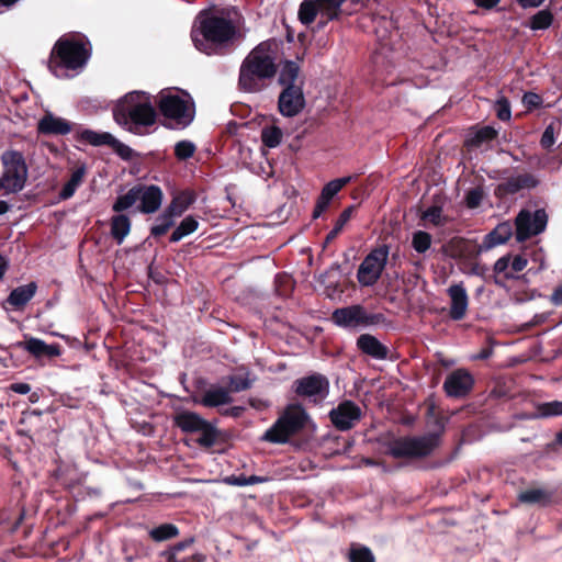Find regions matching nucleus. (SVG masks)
Instances as JSON below:
<instances>
[{"mask_svg":"<svg viewBox=\"0 0 562 562\" xmlns=\"http://www.w3.org/2000/svg\"><path fill=\"white\" fill-rule=\"evenodd\" d=\"M240 14L234 7L203 10L196 18L198 26L191 31L192 42L198 50L206 55L220 54L237 33Z\"/></svg>","mask_w":562,"mask_h":562,"instance_id":"1","label":"nucleus"},{"mask_svg":"<svg viewBox=\"0 0 562 562\" xmlns=\"http://www.w3.org/2000/svg\"><path fill=\"white\" fill-rule=\"evenodd\" d=\"M279 43L270 38L259 43L241 61L238 89L247 93H258L267 89L278 74Z\"/></svg>","mask_w":562,"mask_h":562,"instance_id":"2","label":"nucleus"},{"mask_svg":"<svg viewBox=\"0 0 562 562\" xmlns=\"http://www.w3.org/2000/svg\"><path fill=\"white\" fill-rule=\"evenodd\" d=\"M114 121L135 135H145L157 120L149 94L133 91L125 94L113 109Z\"/></svg>","mask_w":562,"mask_h":562,"instance_id":"3","label":"nucleus"},{"mask_svg":"<svg viewBox=\"0 0 562 562\" xmlns=\"http://www.w3.org/2000/svg\"><path fill=\"white\" fill-rule=\"evenodd\" d=\"M91 56V45L81 34L60 36L54 44L47 61L48 70L59 76V70H77L86 66Z\"/></svg>","mask_w":562,"mask_h":562,"instance_id":"4","label":"nucleus"},{"mask_svg":"<svg viewBox=\"0 0 562 562\" xmlns=\"http://www.w3.org/2000/svg\"><path fill=\"white\" fill-rule=\"evenodd\" d=\"M307 418V413L300 404L289 405L265 432L262 440L271 443H285L305 427Z\"/></svg>","mask_w":562,"mask_h":562,"instance_id":"5","label":"nucleus"},{"mask_svg":"<svg viewBox=\"0 0 562 562\" xmlns=\"http://www.w3.org/2000/svg\"><path fill=\"white\" fill-rule=\"evenodd\" d=\"M3 172L0 177V194L8 195L20 192L27 179V166L22 153L7 150L2 153Z\"/></svg>","mask_w":562,"mask_h":562,"instance_id":"6","label":"nucleus"},{"mask_svg":"<svg viewBox=\"0 0 562 562\" xmlns=\"http://www.w3.org/2000/svg\"><path fill=\"white\" fill-rule=\"evenodd\" d=\"M439 445V434L400 437L390 442L387 453L395 459H418L429 456Z\"/></svg>","mask_w":562,"mask_h":562,"instance_id":"7","label":"nucleus"},{"mask_svg":"<svg viewBox=\"0 0 562 562\" xmlns=\"http://www.w3.org/2000/svg\"><path fill=\"white\" fill-rule=\"evenodd\" d=\"M372 22L374 24V32L378 38V47L373 52L372 63L375 71H380L381 68H385L389 72V67H394V60L390 57L389 53L393 52L391 45L392 36L398 29L396 25L397 21L393 16L385 15H373Z\"/></svg>","mask_w":562,"mask_h":562,"instance_id":"8","label":"nucleus"},{"mask_svg":"<svg viewBox=\"0 0 562 562\" xmlns=\"http://www.w3.org/2000/svg\"><path fill=\"white\" fill-rule=\"evenodd\" d=\"M513 236V227L509 222L499 223L494 229H492L488 234H486L481 244L474 243L472 245V249L469 248L470 240L464 238H454L451 240V247H456V254H452L453 257L460 256L464 251L472 252L474 255H480L483 251H487L498 245H503L509 240Z\"/></svg>","mask_w":562,"mask_h":562,"instance_id":"9","label":"nucleus"},{"mask_svg":"<svg viewBox=\"0 0 562 562\" xmlns=\"http://www.w3.org/2000/svg\"><path fill=\"white\" fill-rule=\"evenodd\" d=\"M157 106L161 115L183 127L194 119V103L168 91L160 92Z\"/></svg>","mask_w":562,"mask_h":562,"instance_id":"10","label":"nucleus"},{"mask_svg":"<svg viewBox=\"0 0 562 562\" xmlns=\"http://www.w3.org/2000/svg\"><path fill=\"white\" fill-rule=\"evenodd\" d=\"M345 2H301L299 10V20L305 25H310L319 16L318 27H323L329 21L339 19L340 14L351 12L342 9Z\"/></svg>","mask_w":562,"mask_h":562,"instance_id":"11","label":"nucleus"},{"mask_svg":"<svg viewBox=\"0 0 562 562\" xmlns=\"http://www.w3.org/2000/svg\"><path fill=\"white\" fill-rule=\"evenodd\" d=\"M331 319L340 327L356 328L380 324L384 321V315L368 313L364 306L356 304L335 310Z\"/></svg>","mask_w":562,"mask_h":562,"instance_id":"12","label":"nucleus"},{"mask_svg":"<svg viewBox=\"0 0 562 562\" xmlns=\"http://www.w3.org/2000/svg\"><path fill=\"white\" fill-rule=\"evenodd\" d=\"M389 247L386 245L372 249L360 263L357 271L358 282L362 286H372L381 278L386 266Z\"/></svg>","mask_w":562,"mask_h":562,"instance_id":"13","label":"nucleus"},{"mask_svg":"<svg viewBox=\"0 0 562 562\" xmlns=\"http://www.w3.org/2000/svg\"><path fill=\"white\" fill-rule=\"evenodd\" d=\"M75 139L79 143L89 144L92 146H110L120 158L126 161L139 157L138 153L116 139L111 133L108 132L99 133L88 128L76 131Z\"/></svg>","mask_w":562,"mask_h":562,"instance_id":"14","label":"nucleus"},{"mask_svg":"<svg viewBox=\"0 0 562 562\" xmlns=\"http://www.w3.org/2000/svg\"><path fill=\"white\" fill-rule=\"evenodd\" d=\"M548 224V215L543 209L530 212L521 210L515 218V237L518 243H524L541 234Z\"/></svg>","mask_w":562,"mask_h":562,"instance_id":"15","label":"nucleus"},{"mask_svg":"<svg viewBox=\"0 0 562 562\" xmlns=\"http://www.w3.org/2000/svg\"><path fill=\"white\" fill-rule=\"evenodd\" d=\"M294 392L297 396L308 397L314 403H321L329 393V381L321 373H313L297 379L294 382Z\"/></svg>","mask_w":562,"mask_h":562,"instance_id":"16","label":"nucleus"},{"mask_svg":"<svg viewBox=\"0 0 562 562\" xmlns=\"http://www.w3.org/2000/svg\"><path fill=\"white\" fill-rule=\"evenodd\" d=\"M328 416L336 429L347 431L360 422L362 411L353 401L344 400L329 412Z\"/></svg>","mask_w":562,"mask_h":562,"instance_id":"17","label":"nucleus"},{"mask_svg":"<svg viewBox=\"0 0 562 562\" xmlns=\"http://www.w3.org/2000/svg\"><path fill=\"white\" fill-rule=\"evenodd\" d=\"M474 386L473 375L465 369H457L449 373L443 382L447 396L462 398L469 395Z\"/></svg>","mask_w":562,"mask_h":562,"instance_id":"18","label":"nucleus"},{"mask_svg":"<svg viewBox=\"0 0 562 562\" xmlns=\"http://www.w3.org/2000/svg\"><path fill=\"white\" fill-rule=\"evenodd\" d=\"M303 87L282 88L278 98V110L285 117L296 116L305 106Z\"/></svg>","mask_w":562,"mask_h":562,"instance_id":"19","label":"nucleus"},{"mask_svg":"<svg viewBox=\"0 0 562 562\" xmlns=\"http://www.w3.org/2000/svg\"><path fill=\"white\" fill-rule=\"evenodd\" d=\"M15 348L22 349L30 353L33 358L41 359H54L61 355V347L59 344H46L44 340L24 336V340L14 344Z\"/></svg>","mask_w":562,"mask_h":562,"instance_id":"20","label":"nucleus"},{"mask_svg":"<svg viewBox=\"0 0 562 562\" xmlns=\"http://www.w3.org/2000/svg\"><path fill=\"white\" fill-rule=\"evenodd\" d=\"M136 189L138 191V201L139 204L137 206V211L143 214H153L157 212L164 200V192L161 188L157 184H136Z\"/></svg>","mask_w":562,"mask_h":562,"instance_id":"21","label":"nucleus"},{"mask_svg":"<svg viewBox=\"0 0 562 562\" xmlns=\"http://www.w3.org/2000/svg\"><path fill=\"white\" fill-rule=\"evenodd\" d=\"M447 294L450 297L449 317L452 321H462L467 316L469 307V295L463 283L451 284L447 289Z\"/></svg>","mask_w":562,"mask_h":562,"instance_id":"22","label":"nucleus"},{"mask_svg":"<svg viewBox=\"0 0 562 562\" xmlns=\"http://www.w3.org/2000/svg\"><path fill=\"white\" fill-rule=\"evenodd\" d=\"M539 181L531 173H521L516 177H510L506 181L496 186L494 194L497 198L514 195L522 189H533L538 186Z\"/></svg>","mask_w":562,"mask_h":562,"instance_id":"23","label":"nucleus"},{"mask_svg":"<svg viewBox=\"0 0 562 562\" xmlns=\"http://www.w3.org/2000/svg\"><path fill=\"white\" fill-rule=\"evenodd\" d=\"M77 124L66 119L46 113L37 124V132L42 135H67L72 132Z\"/></svg>","mask_w":562,"mask_h":562,"instance_id":"24","label":"nucleus"},{"mask_svg":"<svg viewBox=\"0 0 562 562\" xmlns=\"http://www.w3.org/2000/svg\"><path fill=\"white\" fill-rule=\"evenodd\" d=\"M37 289V283L34 281L20 285L10 292L5 299V304L13 311H23L29 302L35 296Z\"/></svg>","mask_w":562,"mask_h":562,"instance_id":"25","label":"nucleus"},{"mask_svg":"<svg viewBox=\"0 0 562 562\" xmlns=\"http://www.w3.org/2000/svg\"><path fill=\"white\" fill-rule=\"evenodd\" d=\"M280 70L278 75V83L282 88L286 87H304V76L301 72L300 65L294 60H284L280 65Z\"/></svg>","mask_w":562,"mask_h":562,"instance_id":"26","label":"nucleus"},{"mask_svg":"<svg viewBox=\"0 0 562 562\" xmlns=\"http://www.w3.org/2000/svg\"><path fill=\"white\" fill-rule=\"evenodd\" d=\"M517 499L521 504L547 507L553 503L554 492L543 487H529L521 491Z\"/></svg>","mask_w":562,"mask_h":562,"instance_id":"27","label":"nucleus"},{"mask_svg":"<svg viewBox=\"0 0 562 562\" xmlns=\"http://www.w3.org/2000/svg\"><path fill=\"white\" fill-rule=\"evenodd\" d=\"M358 349L374 359L384 360L389 356V348L376 337L370 334H362L357 338Z\"/></svg>","mask_w":562,"mask_h":562,"instance_id":"28","label":"nucleus"},{"mask_svg":"<svg viewBox=\"0 0 562 562\" xmlns=\"http://www.w3.org/2000/svg\"><path fill=\"white\" fill-rule=\"evenodd\" d=\"M173 425L184 434H195L206 425V419L195 412L182 411L173 416Z\"/></svg>","mask_w":562,"mask_h":562,"instance_id":"29","label":"nucleus"},{"mask_svg":"<svg viewBox=\"0 0 562 562\" xmlns=\"http://www.w3.org/2000/svg\"><path fill=\"white\" fill-rule=\"evenodd\" d=\"M88 169L86 164L80 162L76 166V168L71 171L69 180L63 186L61 190L59 191V199L63 201L69 200L74 196L77 189L82 184L86 176H87Z\"/></svg>","mask_w":562,"mask_h":562,"instance_id":"30","label":"nucleus"},{"mask_svg":"<svg viewBox=\"0 0 562 562\" xmlns=\"http://www.w3.org/2000/svg\"><path fill=\"white\" fill-rule=\"evenodd\" d=\"M132 222L125 214L113 215L110 220V233L117 245H121L131 233Z\"/></svg>","mask_w":562,"mask_h":562,"instance_id":"31","label":"nucleus"},{"mask_svg":"<svg viewBox=\"0 0 562 562\" xmlns=\"http://www.w3.org/2000/svg\"><path fill=\"white\" fill-rule=\"evenodd\" d=\"M196 200L193 190H183L176 194L167 206L176 217L181 216Z\"/></svg>","mask_w":562,"mask_h":562,"instance_id":"32","label":"nucleus"},{"mask_svg":"<svg viewBox=\"0 0 562 562\" xmlns=\"http://www.w3.org/2000/svg\"><path fill=\"white\" fill-rule=\"evenodd\" d=\"M497 137V131L492 126H483L469 135L464 140L468 149L480 148L483 144L490 143Z\"/></svg>","mask_w":562,"mask_h":562,"instance_id":"33","label":"nucleus"},{"mask_svg":"<svg viewBox=\"0 0 562 562\" xmlns=\"http://www.w3.org/2000/svg\"><path fill=\"white\" fill-rule=\"evenodd\" d=\"M232 401L233 398L229 395L227 389L216 387L207 390L201 398L200 404L205 407H217L221 405L229 404Z\"/></svg>","mask_w":562,"mask_h":562,"instance_id":"34","label":"nucleus"},{"mask_svg":"<svg viewBox=\"0 0 562 562\" xmlns=\"http://www.w3.org/2000/svg\"><path fill=\"white\" fill-rule=\"evenodd\" d=\"M200 437L196 439V443L202 447L210 449L217 442L223 441V434L214 425L206 420V425L200 429Z\"/></svg>","mask_w":562,"mask_h":562,"instance_id":"35","label":"nucleus"},{"mask_svg":"<svg viewBox=\"0 0 562 562\" xmlns=\"http://www.w3.org/2000/svg\"><path fill=\"white\" fill-rule=\"evenodd\" d=\"M494 281L499 286H505V281L515 279L516 276L510 270V254H507L496 260L494 265Z\"/></svg>","mask_w":562,"mask_h":562,"instance_id":"36","label":"nucleus"},{"mask_svg":"<svg viewBox=\"0 0 562 562\" xmlns=\"http://www.w3.org/2000/svg\"><path fill=\"white\" fill-rule=\"evenodd\" d=\"M175 215L167 207L157 216V224L150 227V235L155 238L161 237L175 225Z\"/></svg>","mask_w":562,"mask_h":562,"instance_id":"37","label":"nucleus"},{"mask_svg":"<svg viewBox=\"0 0 562 562\" xmlns=\"http://www.w3.org/2000/svg\"><path fill=\"white\" fill-rule=\"evenodd\" d=\"M199 227V222L189 215L184 217L169 237L170 243H178L183 237L194 233Z\"/></svg>","mask_w":562,"mask_h":562,"instance_id":"38","label":"nucleus"},{"mask_svg":"<svg viewBox=\"0 0 562 562\" xmlns=\"http://www.w3.org/2000/svg\"><path fill=\"white\" fill-rule=\"evenodd\" d=\"M179 528L173 524H161L149 530L148 536L155 542H162L178 537Z\"/></svg>","mask_w":562,"mask_h":562,"instance_id":"39","label":"nucleus"},{"mask_svg":"<svg viewBox=\"0 0 562 562\" xmlns=\"http://www.w3.org/2000/svg\"><path fill=\"white\" fill-rule=\"evenodd\" d=\"M138 201V191L136 186L132 187L125 194L119 195L113 205L112 211L119 214L132 207Z\"/></svg>","mask_w":562,"mask_h":562,"instance_id":"40","label":"nucleus"},{"mask_svg":"<svg viewBox=\"0 0 562 562\" xmlns=\"http://www.w3.org/2000/svg\"><path fill=\"white\" fill-rule=\"evenodd\" d=\"M356 178L357 176H347L330 180L323 187L321 193L324 195L325 199L331 200L344 187L349 184Z\"/></svg>","mask_w":562,"mask_h":562,"instance_id":"41","label":"nucleus"},{"mask_svg":"<svg viewBox=\"0 0 562 562\" xmlns=\"http://www.w3.org/2000/svg\"><path fill=\"white\" fill-rule=\"evenodd\" d=\"M553 21V14L549 10H541L533 14L526 24L533 31L548 29Z\"/></svg>","mask_w":562,"mask_h":562,"instance_id":"42","label":"nucleus"},{"mask_svg":"<svg viewBox=\"0 0 562 562\" xmlns=\"http://www.w3.org/2000/svg\"><path fill=\"white\" fill-rule=\"evenodd\" d=\"M283 133L280 127L271 125L265 126L261 130L262 144L269 148H274L280 145Z\"/></svg>","mask_w":562,"mask_h":562,"instance_id":"43","label":"nucleus"},{"mask_svg":"<svg viewBox=\"0 0 562 562\" xmlns=\"http://www.w3.org/2000/svg\"><path fill=\"white\" fill-rule=\"evenodd\" d=\"M431 240H432V238L429 233L424 232V231H416L413 234L412 247L418 254H424L430 248Z\"/></svg>","mask_w":562,"mask_h":562,"instance_id":"44","label":"nucleus"},{"mask_svg":"<svg viewBox=\"0 0 562 562\" xmlns=\"http://www.w3.org/2000/svg\"><path fill=\"white\" fill-rule=\"evenodd\" d=\"M350 562H375L372 551L364 546H351L349 550Z\"/></svg>","mask_w":562,"mask_h":562,"instance_id":"45","label":"nucleus"},{"mask_svg":"<svg viewBox=\"0 0 562 562\" xmlns=\"http://www.w3.org/2000/svg\"><path fill=\"white\" fill-rule=\"evenodd\" d=\"M422 218L435 226H442L447 223V217L442 216V207L439 205H431L428 207L424 211Z\"/></svg>","mask_w":562,"mask_h":562,"instance_id":"46","label":"nucleus"},{"mask_svg":"<svg viewBox=\"0 0 562 562\" xmlns=\"http://www.w3.org/2000/svg\"><path fill=\"white\" fill-rule=\"evenodd\" d=\"M196 150L195 145L190 140H180L175 146V156L178 160L191 158Z\"/></svg>","mask_w":562,"mask_h":562,"instance_id":"47","label":"nucleus"},{"mask_svg":"<svg viewBox=\"0 0 562 562\" xmlns=\"http://www.w3.org/2000/svg\"><path fill=\"white\" fill-rule=\"evenodd\" d=\"M251 387V382L248 378L241 375H232L228 380V392H241Z\"/></svg>","mask_w":562,"mask_h":562,"instance_id":"48","label":"nucleus"},{"mask_svg":"<svg viewBox=\"0 0 562 562\" xmlns=\"http://www.w3.org/2000/svg\"><path fill=\"white\" fill-rule=\"evenodd\" d=\"M538 411L542 417L562 415V402L552 401V402L543 403L539 406Z\"/></svg>","mask_w":562,"mask_h":562,"instance_id":"49","label":"nucleus"},{"mask_svg":"<svg viewBox=\"0 0 562 562\" xmlns=\"http://www.w3.org/2000/svg\"><path fill=\"white\" fill-rule=\"evenodd\" d=\"M484 196L483 189L480 187L469 190L465 194V204L469 209H476L481 205Z\"/></svg>","mask_w":562,"mask_h":562,"instance_id":"50","label":"nucleus"},{"mask_svg":"<svg viewBox=\"0 0 562 562\" xmlns=\"http://www.w3.org/2000/svg\"><path fill=\"white\" fill-rule=\"evenodd\" d=\"M554 133H555V126H554V123H550L543 131L542 133V136H541V139H540V145L543 149H550L554 142H555V138H554Z\"/></svg>","mask_w":562,"mask_h":562,"instance_id":"51","label":"nucleus"},{"mask_svg":"<svg viewBox=\"0 0 562 562\" xmlns=\"http://www.w3.org/2000/svg\"><path fill=\"white\" fill-rule=\"evenodd\" d=\"M542 98L536 92H526L522 95V103L527 110L538 109L542 105Z\"/></svg>","mask_w":562,"mask_h":562,"instance_id":"52","label":"nucleus"},{"mask_svg":"<svg viewBox=\"0 0 562 562\" xmlns=\"http://www.w3.org/2000/svg\"><path fill=\"white\" fill-rule=\"evenodd\" d=\"M496 112H497V117L501 121H508L510 119V115H512L510 104L506 98H502L501 100L497 101Z\"/></svg>","mask_w":562,"mask_h":562,"instance_id":"53","label":"nucleus"},{"mask_svg":"<svg viewBox=\"0 0 562 562\" xmlns=\"http://www.w3.org/2000/svg\"><path fill=\"white\" fill-rule=\"evenodd\" d=\"M356 210V206L355 205H350L348 207H346L339 215V217L337 218L336 223H335V227L339 231H342L345 225L349 222V220L351 218V215L352 213L355 212Z\"/></svg>","mask_w":562,"mask_h":562,"instance_id":"54","label":"nucleus"},{"mask_svg":"<svg viewBox=\"0 0 562 562\" xmlns=\"http://www.w3.org/2000/svg\"><path fill=\"white\" fill-rule=\"evenodd\" d=\"M528 260L521 255H510V270L515 274L522 271L527 267Z\"/></svg>","mask_w":562,"mask_h":562,"instance_id":"55","label":"nucleus"},{"mask_svg":"<svg viewBox=\"0 0 562 562\" xmlns=\"http://www.w3.org/2000/svg\"><path fill=\"white\" fill-rule=\"evenodd\" d=\"M330 201L331 200L329 199H325L324 195L321 193L316 200V204L313 211V218L319 217L323 214V212L327 210Z\"/></svg>","mask_w":562,"mask_h":562,"instance_id":"56","label":"nucleus"},{"mask_svg":"<svg viewBox=\"0 0 562 562\" xmlns=\"http://www.w3.org/2000/svg\"><path fill=\"white\" fill-rule=\"evenodd\" d=\"M194 541H195V539L193 537H190V538H187V539H184V540H182L180 542H177V543L170 546L168 548V550L179 554L180 552H182L187 548L191 547L194 543Z\"/></svg>","mask_w":562,"mask_h":562,"instance_id":"57","label":"nucleus"},{"mask_svg":"<svg viewBox=\"0 0 562 562\" xmlns=\"http://www.w3.org/2000/svg\"><path fill=\"white\" fill-rule=\"evenodd\" d=\"M9 390L18 394H27L31 391V385L24 382L12 383Z\"/></svg>","mask_w":562,"mask_h":562,"instance_id":"58","label":"nucleus"},{"mask_svg":"<svg viewBox=\"0 0 562 562\" xmlns=\"http://www.w3.org/2000/svg\"><path fill=\"white\" fill-rule=\"evenodd\" d=\"M244 411H245V407H243V406H232V407L221 411V414L223 416L239 418L243 415Z\"/></svg>","mask_w":562,"mask_h":562,"instance_id":"59","label":"nucleus"},{"mask_svg":"<svg viewBox=\"0 0 562 562\" xmlns=\"http://www.w3.org/2000/svg\"><path fill=\"white\" fill-rule=\"evenodd\" d=\"M225 482L235 486H247L246 475H231L225 479Z\"/></svg>","mask_w":562,"mask_h":562,"instance_id":"60","label":"nucleus"},{"mask_svg":"<svg viewBox=\"0 0 562 562\" xmlns=\"http://www.w3.org/2000/svg\"><path fill=\"white\" fill-rule=\"evenodd\" d=\"M550 302L555 306H562V284H559L550 296Z\"/></svg>","mask_w":562,"mask_h":562,"instance_id":"61","label":"nucleus"},{"mask_svg":"<svg viewBox=\"0 0 562 562\" xmlns=\"http://www.w3.org/2000/svg\"><path fill=\"white\" fill-rule=\"evenodd\" d=\"M248 403L251 407L256 409H266L269 407V403L265 400L258 398V397H250L248 400Z\"/></svg>","mask_w":562,"mask_h":562,"instance_id":"62","label":"nucleus"},{"mask_svg":"<svg viewBox=\"0 0 562 562\" xmlns=\"http://www.w3.org/2000/svg\"><path fill=\"white\" fill-rule=\"evenodd\" d=\"M160 557L165 559V562H182V559L178 558V553L172 552L168 549L160 553Z\"/></svg>","mask_w":562,"mask_h":562,"instance_id":"63","label":"nucleus"},{"mask_svg":"<svg viewBox=\"0 0 562 562\" xmlns=\"http://www.w3.org/2000/svg\"><path fill=\"white\" fill-rule=\"evenodd\" d=\"M206 555L203 553H194L191 557L183 558L182 562H205Z\"/></svg>","mask_w":562,"mask_h":562,"instance_id":"64","label":"nucleus"}]
</instances>
